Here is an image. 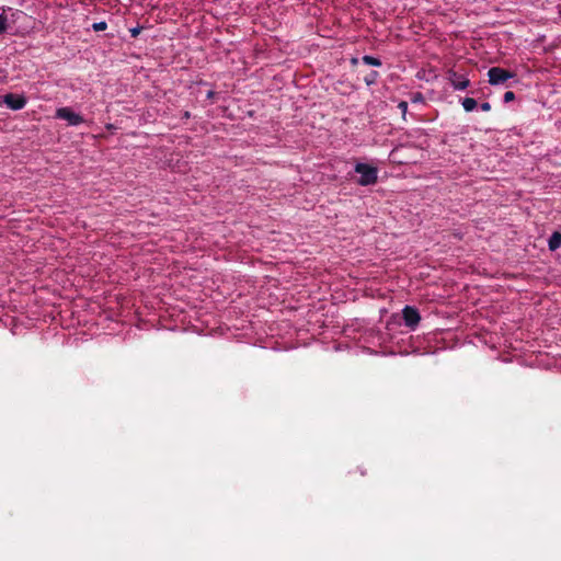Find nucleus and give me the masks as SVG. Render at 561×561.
<instances>
[{
	"instance_id": "nucleus-5",
	"label": "nucleus",
	"mask_w": 561,
	"mask_h": 561,
	"mask_svg": "<svg viewBox=\"0 0 561 561\" xmlns=\"http://www.w3.org/2000/svg\"><path fill=\"white\" fill-rule=\"evenodd\" d=\"M402 317L404 324L410 328V330H415L421 320L419 310L412 306H405L402 309Z\"/></svg>"
},
{
	"instance_id": "nucleus-12",
	"label": "nucleus",
	"mask_w": 561,
	"mask_h": 561,
	"mask_svg": "<svg viewBox=\"0 0 561 561\" xmlns=\"http://www.w3.org/2000/svg\"><path fill=\"white\" fill-rule=\"evenodd\" d=\"M106 27H107V24L105 21H100V22H95L92 24V28L95 32L104 31V30H106Z\"/></svg>"
},
{
	"instance_id": "nucleus-11",
	"label": "nucleus",
	"mask_w": 561,
	"mask_h": 561,
	"mask_svg": "<svg viewBox=\"0 0 561 561\" xmlns=\"http://www.w3.org/2000/svg\"><path fill=\"white\" fill-rule=\"evenodd\" d=\"M9 19L7 15L0 13V35L5 33L8 28Z\"/></svg>"
},
{
	"instance_id": "nucleus-7",
	"label": "nucleus",
	"mask_w": 561,
	"mask_h": 561,
	"mask_svg": "<svg viewBox=\"0 0 561 561\" xmlns=\"http://www.w3.org/2000/svg\"><path fill=\"white\" fill-rule=\"evenodd\" d=\"M561 247V232L554 231L548 239V249L556 251Z\"/></svg>"
},
{
	"instance_id": "nucleus-18",
	"label": "nucleus",
	"mask_w": 561,
	"mask_h": 561,
	"mask_svg": "<svg viewBox=\"0 0 561 561\" xmlns=\"http://www.w3.org/2000/svg\"><path fill=\"white\" fill-rule=\"evenodd\" d=\"M423 100V96L421 93H417L414 98H413V102H417V101H422Z\"/></svg>"
},
{
	"instance_id": "nucleus-19",
	"label": "nucleus",
	"mask_w": 561,
	"mask_h": 561,
	"mask_svg": "<svg viewBox=\"0 0 561 561\" xmlns=\"http://www.w3.org/2000/svg\"><path fill=\"white\" fill-rule=\"evenodd\" d=\"M214 95H215L214 91L210 90V91L207 92V99H213Z\"/></svg>"
},
{
	"instance_id": "nucleus-6",
	"label": "nucleus",
	"mask_w": 561,
	"mask_h": 561,
	"mask_svg": "<svg viewBox=\"0 0 561 561\" xmlns=\"http://www.w3.org/2000/svg\"><path fill=\"white\" fill-rule=\"evenodd\" d=\"M3 103L13 111L22 110L26 103L27 100L23 94H13L8 93L3 96Z\"/></svg>"
},
{
	"instance_id": "nucleus-14",
	"label": "nucleus",
	"mask_w": 561,
	"mask_h": 561,
	"mask_svg": "<svg viewBox=\"0 0 561 561\" xmlns=\"http://www.w3.org/2000/svg\"><path fill=\"white\" fill-rule=\"evenodd\" d=\"M399 110L401 111L402 117L405 118L407 112H408V102L401 101L398 104Z\"/></svg>"
},
{
	"instance_id": "nucleus-20",
	"label": "nucleus",
	"mask_w": 561,
	"mask_h": 561,
	"mask_svg": "<svg viewBox=\"0 0 561 561\" xmlns=\"http://www.w3.org/2000/svg\"><path fill=\"white\" fill-rule=\"evenodd\" d=\"M351 61H352L353 65H356L358 59L357 58H353Z\"/></svg>"
},
{
	"instance_id": "nucleus-13",
	"label": "nucleus",
	"mask_w": 561,
	"mask_h": 561,
	"mask_svg": "<svg viewBox=\"0 0 561 561\" xmlns=\"http://www.w3.org/2000/svg\"><path fill=\"white\" fill-rule=\"evenodd\" d=\"M9 11L11 12V19L12 21H16L19 20L21 16H24L25 13L21 10H13V9H9Z\"/></svg>"
},
{
	"instance_id": "nucleus-16",
	"label": "nucleus",
	"mask_w": 561,
	"mask_h": 561,
	"mask_svg": "<svg viewBox=\"0 0 561 561\" xmlns=\"http://www.w3.org/2000/svg\"><path fill=\"white\" fill-rule=\"evenodd\" d=\"M480 108L483 112H489L491 110V104L489 102H483L480 104Z\"/></svg>"
},
{
	"instance_id": "nucleus-2",
	"label": "nucleus",
	"mask_w": 561,
	"mask_h": 561,
	"mask_svg": "<svg viewBox=\"0 0 561 561\" xmlns=\"http://www.w3.org/2000/svg\"><path fill=\"white\" fill-rule=\"evenodd\" d=\"M514 73L500 67H492L488 71L489 83L491 85H499L506 80L514 78Z\"/></svg>"
},
{
	"instance_id": "nucleus-10",
	"label": "nucleus",
	"mask_w": 561,
	"mask_h": 561,
	"mask_svg": "<svg viewBox=\"0 0 561 561\" xmlns=\"http://www.w3.org/2000/svg\"><path fill=\"white\" fill-rule=\"evenodd\" d=\"M379 77V73L375 70L370 71L365 78L364 81L367 85H373L376 83L377 79Z\"/></svg>"
},
{
	"instance_id": "nucleus-9",
	"label": "nucleus",
	"mask_w": 561,
	"mask_h": 561,
	"mask_svg": "<svg viewBox=\"0 0 561 561\" xmlns=\"http://www.w3.org/2000/svg\"><path fill=\"white\" fill-rule=\"evenodd\" d=\"M362 60L367 66H373V67L381 66V60L379 58L370 56V55L363 56Z\"/></svg>"
},
{
	"instance_id": "nucleus-15",
	"label": "nucleus",
	"mask_w": 561,
	"mask_h": 561,
	"mask_svg": "<svg viewBox=\"0 0 561 561\" xmlns=\"http://www.w3.org/2000/svg\"><path fill=\"white\" fill-rule=\"evenodd\" d=\"M514 99H515V93L513 91H507L503 95V101L505 103H508V102L513 101Z\"/></svg>"
},
{
	"instance_id": "nucleus-4",
	"label": "nucleus",
	"mask_w": 561,
	"mask_h": 561,
	"mask_svg": "<svg viewBox=\"0 0 561 561\" xmlns=\"http://www.w3.org/2000/svg\"><path fill=\"white\" fill-rule=\"evenodd\" d=\"M447 79L455 91H463L470 85V80L466 75H459L454 70L447 72Z\"/></svg>"
},
{
	"instance_id": "nucleus-17",
	"label": "nucleus",
	"mask_w": 561,
	"mask_h": 561,
	"mask_svg": "<svg viewBox=\"0 0 561 561\" xmlns=\"http://www.w3.org/2000/svg\"><path fill=\"white\" fill-rule=\"evenodd\" d=\"M140 27L139 26H136V27H133L130 28V35L131 37H136L139 33H140Z\"/></svg>"
},
{
	"instance_id": "nucleus-21",
	"label": "nucleus",
	"mask_w": 561,
	"mask_h": 561,
	"mask_svg": "<svg viewBox=\"0 0 561 561\" xmlns=\"http://www.w3.org/2000/svg\"><path fill=\"white\" fill-rule=\"evenodd\" d=\"M3 103V98L0 96V105Z\"/></svg>"
},
{
	"instance_id": "nucleus-1",
	"label": "nucleus",
	"mask_w": 561,
	"mask_h": 561,
	"mask_svg": "<svg viewBox=\"0 0 561 561\" xmlns=\"http://www.w3.org/2000/svg\"><path fill=\"white\" fill-rule=\"evenodd\" d=\"M355 172L359 174L358 184L362 186L373 185L378 179V169L367 163L358 162L354 168Z\"/></svg>"
},
{
	"instance_id": "nucleus-3",
	"label": "nucleus",
	"mask_w": 561,
	"mask_h": 561,
	"mask_svg": "<svg viewBox=\"0 0 561 561\" xmlns=\"http://www.w3.org/2000/svg\"><path fill=\"white\" fill-rule=\"evenodd\" d=\"M56 117L66 121L69 126H79L84 122L80 114L67 106L57 108Z\"/></svg>"
},
{
	"instance_id": "nucleus-8",
	"label": "nucleus",
	"mask_w": 561,
	"mask_h": 561,
	"mask_svg": "<svg viewBox=\"0 0 561 561\" xmlns=\"http://www.w3.org/2000/svg\"><path fill=\"white\" fill-rule=\"evenodd\" d=\"M461 105L466 112H472L477 108V101L472 98H465L461 101Z\"/></svg>"
}]
</instances>
